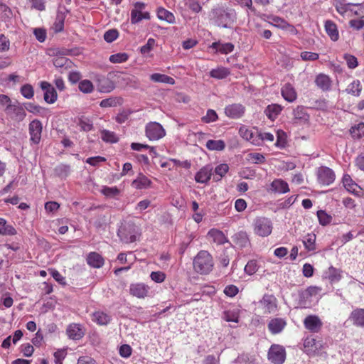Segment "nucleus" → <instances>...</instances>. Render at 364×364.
I'll list each match as a JSON object with an SVG mask.
<instances>
[{
	"mask_svg": "<svg viewBox=\"0 0 364 364\" xmlns=\"http://www.w3.org/2000/svg\"><path fill=\"white\" fill-rule=\"evenodd\" d=\"M215 25L222 28H230L236 21L237 13L234 9L218 6L210 14Z\"/></svg>",
	"mask_w": 364,
	"mask_h": 364,
	"instance_id": "f257e3e1",
	"label": "nucleus"
},
{
	"mask_svg": "<svg viewBox=\"0 0 364 364\" xmlns=\"http://www.w3.org/2000/svg\"><path fill=\"white\" fill-rule=\"evenodd\" d=\"M194 270L200 274H208L213 269L214 262L212 255L205 250H200L193 259Z\"/></svg>",
	"mask_w": 364,
	"mask_h": 364,
	"instance_id": "f03ea898",
	"label": "nucleus"
},
{
	"mask_svg": "<svg viewBox=\"0 0 364 364\" xmlns=\"http://www.w3.org/2000/svg\"><path fill=\"white\" fill-rule=\"evenodd\" d=\"M272 223L270 219L265 217H257L253 221V230L255 234L259 237H267L272 231Z\"/></svg>",
	"mask_w": 364,
	"mask_h": 364,
	"instance_id": "7ed1b4c3",
	"label": "nucleus"
},
{
	"mask_svg": "<svg viewBox=\"0 0 364 364\" xmlns=\"http://www.w3.org/2000/svg\"><path fill=\"white\" fill-rule=\"evenodd\" d=\"M118 236L125 243H132L137 240L140 236L139 228L133 224L122 227L118 230Z\"/></svg>",
	"mask_w": 364,
	"mask_h": 364,
	"instance_id": "20e7f679",
	"label": "nucleus"
},
{
	"mask_svg": "<svg viewBox=\"0 0 364 364\" xmlns=\"http://www.w3.org/2000/svg\"><path fill=\"white\" fill-rule=\"evenodd\" d=\"M146 4L141 1H137L134 4V8L131 11V23L136 24L139 23L143 19H150V14L149 11H145Z\"/></svg>",
	"mask_w": 364,
	"mask_h": 364,
	"instance_id": "39448f33",
	"label": "nucleus"
},
{
	"mask_svg": "<svg viewBox=\"0 0 364 364\" xmlns=\"http://www.w3.org/2000/svg\"><path fill=\"white\" fill-rule=\"evenodd\" d=\"M145 133L151 141H156L166 135V131L162 125L156 122H151L146 125Z\"/></svg>",
	"mask_w": 364,
	"mask_h": 364,
	"instance_id": "423d86ee",
	"label": "nucleus"
},
{
	"mask_svg": "<svg viewBox=\"0 0 364 364\" xmlns=\"http://www.w3.org/2000/svg\"><path fill=\"white\" fill-rule=\"evenodd\" d=\"M268 360L274 364H282L286 359V351L283 346L273 344L269 349Z\"/></svg>",
	"mask_w": 364,
	"mask_h": 364,
	"instance_id": "0eeeda50",
	"label": "nucleus"
},
{
	"mask_svg": "<svg viewBox=\"0 0 364 364\" xmlns=\"http://www.w3.org/2000/svg\"><path fill=\"white\" fill-rule=\"evenodd\" d=\"M43 125L40 120L33 119L28 125L30 141L31 144H38L41 139Z\"/></svg>",
	"mask_w": 364,
	"mask_h": 364,
	"instance_id": "6e6552de",
	"label": "nucleus"
},
{
	"mask_svg": "<svg viewBox=\"0 0 364 364\" xmlns=\"http://www.w3.org/2000/svg\"><path fill=\"white\" fill-rule=\"evenodd\" d=\"M335 177L333 171L328 167L321 166L318 169V181L322 185L328 186L331 184L334 181Z\"/></svg>",
	"mask_w": 364,
	"mask_h": 364,
	"instance_id": "1a4fd4ad",
	"label": "nucleus"
},
{
	"mask_svg": "<svg viewBox=\"0 0 364 364\" xmlns=\"http://www.w3.org/2000/svg\"><path fill=\"white\" fill-rule=\"evenodd\" d=\"M129 293L139 299H144L150 296V287L144 283L132 284L129 286Z\"/></svg>",
	"mask_w": 364,
	"mask_h": 364,
	"instance_id": "9d476101",
	"label": "nucleus"
},
{
	"mask_svg": "<svg viewBox=\"0 0 364 364\" xmlns=\"http://www.w3.org/2000/svg\"><path fill=\"white\" fill-rule=\"evenodd\" d=\"M40 87L43 90V99L48 104H53L58 99V94L54 87L46 81L40 82Z\"/></svg>",
	"mask_w": 364,
	"mask_h": 364,
	"instance_id": "9b49d317",
	"label": "nucleus"
},
{
	"mask_svg": "<svg viewBox=\"0 0 364 364\" xmlns=\"http://www.w3.org/2000/svg\"><path fill=\"white\" fill-rule=\"evenodd\" d=\"M322 344L320 341H317L312 336L307 337L304 342V350L309 355H314L316 354L321 348Z\"/></svg>",
	"mask_w": 364,
	"mask_h": 364,
	"instance_id": "f8f14e48",
	"label": "nucleus"
},
{
	"mask_svg": "<svg viewBox=\"0 0 364 364\" xmlns=\"http://www.w3.org/2000/svg\"><path fill=\"white\" fill-rule=\"evenodd\" d=\"M245 112V107L240 103L229 105L225 108V115L231 119H239L242 117Z\"/></svg>",
	"mask_w": 364,
	"mask_h": 364,
	"instance_id": "ddd939ff",
	"label": "nucleus"
},
{
	"mask_svg": "<svg viewBox=\"0 0 364 364\" xmlns=\"http://www.w3.org/2000/svg\"><path fill=\"white\" fill-rule=\"evenodd\" d=\"M304 325L311 332L317 333L322 327V321L316 315H309L304 321Z\"/></svg>",
	"mask_w": 364,
	"mask_h": 364,
	"instance_id": "4468645a",
	"label": "nucleus"
},
{
	"mask_svg": "<svg viewBox=\"0 0 364 364\" xmlns=\"http://www.w3.org/2000/svg\"><path fill=\"white\" fill-rule=\"evenodd\" d=\"M259 304L265 314L274 312L277 309V299L273 295L264 294Z\"/></svg>",
	"mask_w": 364,
	"mask_h": 364,
	"instance_id": "2eb2a0df",
	"label": "nucleus"
},
{
	"mask_svg": "<svg viewBox=\"0 0 364 364\" xmlns=\"http://www.w3.org/2000/svg\"><path fill=\"white\" fill-rule=\"evenodd\" d=\"M292 114L294 123L305 124L309 120V114L304 106L298 105L295 109H294Z\"/></svg>",
	"mask_w": 364,
	"mask_h": 364,
	"instance_id": "dca6fc26",
	"label": "nucleus"
},
{
	"mask_svg": "<svg viewBox=\"0 0 364 364\" xmlns=\"http://www.w3.org/2000/svg\"><path fill=\"white\" fill-rule=\"evenodd\" d=\"M240 135L247 141H249L254 145H259V139L258 138V132H253L245 126H242L239 129Z\"/></svg>",
	"mask_w": 364,
	"mask_h": 364,
	"instance_id": "f3484780",
	"label": "nucleus"
},
{
	"mask_svg": "<svg viewBox=\"0 0 364 364\" xmlns=\"http://www.w3.org/2000/svg\"><path fill=\"white\" fill-rule=\"evenodd\" d=\"M281 94L283 98L289 102H294L297 99V92L290 83H286L283 85L281 89Z\"/></svg>",
	"mask_w": 364,
	"mask_h": 364,
	"instance_id": "a211bd4d",
	"label": "nucleus"
},
{
	"mask_svg": "<svg viewBox=\"0 0 364 364\" xmlns=\"http://www.w3.org/2000/svg\"><path fill=\"white\" fill-rule=\"evenodd\" d=\"M333 6L337 12L345 15L348 11H352V6H360L359 3H347L346 0H333Z\"/></svg>",
	"mask_w": 364,
	"mask_h": 364,
	"instance_id": "6ab92c4d",
	"label": "nucleus"
},
{
	"mask_svg": "<svg viewBox=\"0 0 364 364\" xmlns=\"http://www.w3.org/2000/svg\"><path fill=\"white\" fill-rule=\"evenodd\" d=\"M6 110L13 119L18 122L23 121L26 115L24 109L17 105H9Z\"/></svg>",
	"mask_w": 364,
	"mask_h": 364,
	"instance_id": "aec40b11",
	"label": "nucleus"
},
{
	"mask_svg": "<svg viewBox=\"0 0 364 364\" xmlns=\"http://www.w3.org/2000/svg\"><path fill=\"white\" fill-rule=\"evenodd\" d=\"M323 277L331 284L338 282L342 278V271L340 269L331 266L323 272Z\"/></svg>",
	"mask_w": 364,
	"mask_h": 364,
	"instance_id": "412c9836",
	"label": "nucleus"
},
{
	"mask_svg": "<svg viewBox=\"0 0 364 364\" xmlns=\"http://www.w3.org/2000/svg\"><path fill=\"white\" fill-rule=\"evenodd\" d=\"M213 168L210 166H205L200 168L195 176L197 183H206L211 178Z\"/></svg>",
	"mask_w": 364,
	"mask_h": 364,
	"instance_id": "4be33fe9",
	"label": "nucleus"
},
{
	"mask_svg": "<svg viewBox=\"0 0 364 364\" xmlns=\"http://www.w3.org/2000/svg\"><path fill=\"white\" fill-rule=\"evenodd\" d=\"M208 237L209 240H212L217 245H223L228 242V240L225 234L222 231L215 228H213L208 231Z\"/></svg>",
	"mask_w": 364,
	"mask_h": 364,
	"instance_id": "5701e85b",
	"label": "nucleus"
},
{
	"mask_svg": "<svg viewBox=\"0 0 364 364\" xmlns=\"http://www.w3.org/2000/svg\"><path fill=\"white\" fill-rule=\"evenodd\" d=\"M324 28L331 41H337L339 38V32L337 25L331 20H326L324 23Z\"/></svg>",
	"mask_w": 364,
	"mask_h": 364,
	"instance_id": "b1692460",
	"label": "nucleus"
},
{
	"mask_svg": "<svg viewBox=\"0 0 364 364\" xmlns=\"http://www.w3.org/2000/svg\"><path fill=\"white\" fill-rule=\"evenodd\" d=\"M68 336L73 340H79L84 336V331L80 325L72 323L66 329Z\"/></svg>",
	"mask_w": 364,
	"mask_h": 364,
	"instance_id": "393cba45",
	"label": "nucleus"
},
{
	"mask_svg": "<svg viewBox=\"0 0 364 364\" xmlns=\"http://www.w3.org/2000/svg\"><path fill=\"white\" fill-rule=\"evenodd\" d=\"M315 83L323 91H328L331 90L332 81L329 76L321 73L316 76Z\"/></svg>",
	"mask_w": 364,
	"mask_h": 364,
	"instance_id": "a878e982",
	"label": "nucleus"
},
{
	"mask_svg": "<svg viewBox=\"0 0 364 364\" xmlns=\"http://www.w3.org/2000/svg\"><path fill=\"white\" fill-rule=\"evenodd\" d=\"M70 11L64 6H60L58 10L57 16L55 22L56 31H61L64 27V21L66 15Z\"/></svg>",
	"mask_w": 364,
	"mask_h": 364,
	"instance_id": "bb28decb",
	"label": "nucleus"
},
{
	"mask_svg": "<svg viewBox=\"0 0 364 364\" xmlns=\"http://www.w3.org/2000/svg\"><path fill=\"white\" fill-rule=\"evenodd\" d=\"M286 321L281 318L272 319L268 323V328L273 334L280 333L286 326Z\"/></svg>",
	"mask_w": 364,
	"mask_h": 364,
	"instance_id": "cd10ccee",
	"label": "nucleus"
},
{
	"mask_svg": "<svg viewBox=\"0 0 364 364\" xmlns=\"http://www.w3.org/2000/svg\"><path fill=\"white\" fill-rule=\"evenodd\" d=\"M210 48L221 54H228L233 51L235 46L232 43H223L220 41H217L213 43Z\"/></svg>",
	"mask_w": 364,
	"mask_h": 364,
	"instance_id": "c85d7f7f",
	"label": "nucleus"
},
{
	"mask_svg": "<svg viewBox=\"0 0 364 364\" xmlns=\"http://www.w3.org/2000/svg\"><path fill=\"white\" fill-rule=\"evenodd\" d=\"M232 241L235 245L244 248L250 245V240L245 232L240 231L235 233L232 237Z\"/></svg>",
	"mask_w": 364,
	"mask_h": 364,
	"instance_id": "c756f323",
	"label": "nucleus"
},
{
	"mask_svg": "<svg viewBox=\"0 0 364 364\" xmlns=\"http://www.w3.org/2000/svg\"><path fill=\"white\" fill-rule=\"evenodd\" d=\"M92 320L100 326L107 325L111 321V316L105 312L97 311L92 314Z\"/></svg>",
	"mask_w": 364,
	"mask_h": 364,
	"instance_id": "7c9ffc66",
	"label": "nucleus"
},
{
	"mask_svg": "<svg viewBox=\"0 0 364 364\" xmlns=\"http://www.w3.org/2000/svg\"><path fill=\"white\" fill-rule=\"evenodd\" d=\"M350 319L355 326L364 327V309L353 310L350 314Z\"/></svg>",
	"mask_w": 364,
	"mask_h": 364,
	"instance_id": "2f4dec72",
	"label": "nucleus"
},
{
	"mask_svg": "<svg viewBox=\"0 0 364 364\" xmlns=\"http://www.w3.org/2000/svg\"><path fill=\"white\" fill-rule=\"evenodd\" d=\"M271 189L277 193H286L289 191L288 183L282 179H275L271 183Z\"/></svg>",
	"mask_w": 364,
	"mask_h": 364,
	"instance_id": "473e14b6",
	"label": "nucleus"
},
{
	"mask_svg": "<svg viewBox=\"0 0 364 364\" xmlns=\"http://www.w3.org/2000/svg\"><path fill=\"white\" fill-rule=\"evenodd\" d=\"M87 264L94 268H100L104 264L103 257L97 252H90L87 257Z\"/></svg>",
	"mask_w": 364,
	"mask_h": 364,
	"instance_id": "72a5a7b5",
	"label": "nucleus"
},
{
	"mask_svg": "<svg viewBox=\"0 0 364 364\" xmlns=\"http://www.w3.org/2000/svg\"><path fill=\"white\" fill-rule=\"evenodd\" d=\"M282 109L283 107L278 104H272L265 108L264 113L268 119L274 121L281 113Z\"/></svg>",
	"mask_w": 364,
	"mask_h": 364,
	"instance_id": "f704fd0d",
	"label": "nucleus"
},
{
	"mask_svg": "<svg viewBox=\"0 0 364 364\" xmlns=\"http://www.w3.org/2000/svg\"><path fill=\"white\" fill-rule=\"evenodd\" d=\"M151 181L144 175L139 174L138 177L132 181V186L136 189H144L150 186Z\"/></svg>",
	"mask_w": 364,
	"mask_h": 364,
	"instance_id": "c9c22d12",
	"label": "nucleus"
},
{
	"mask_svg": "<svg viewBox=\"0 0 364 364\" xmlns=\"http://www.w3.org/2000/svg\"><path fill=\"white\" fill-rule=\"evenodd\" d=\"M157 17L160 20L165 21L171 24L174 23L176 21L173 14L162 7L157 9Z\"/></svg>",
	"mask_w": 364,
	"mask_h": 364,
	"instance_id": "e433bc0d",
	"label": "nucleus"
},
{
	"mask_svg": "<svg viewBox=\"0 0 364 364\" xmlns=\"http://www.w3.org/2000/svg\"><path fill=\"white\" fill-rule=\"evenodd\" d=\"M346 92L355 97H359L362 92V85L359 80H354L348 85Z\"/></svg>",
	"mask_w": 364,
	"mask_h": 364,
	"instance_id": "4c0bfd02",
	"label": "nucleus"
},
{
	"mask_svg": "<svg viewBox=\"0 0 364 364\" xmlns=\"http://www.w3.org/2000/svg\"><path fill=\"white\" fill-rule=\"evenodd\" d=\"M16 234V229L12 225H9L6 220L0 218V235H14Z\"/></svg>",
	"mask_w": 364,
	"mask_h": 364,
	"instance_id": "58836bf2",
	"label": "nucleus"
},
{
	"mask_svg": "<svg viewBox=\"0 0 364 364\" xmlns=\"http://www.w3.org/2000/svg\"><path fill=\"white\" fill-rule=\"evenodd\" d=\"M150 80L155 82H162L169 85H173L175 83V80L173 77L160 73H154L151 75Z\"/></svg>",
	"mask_w": 364,
	"mask_h": 364,
	"instance_id": "ea45409f",
	"label": "nucleus"
},
{
	"mask_svg": "<svg viewBox=\"0 0 364 364\" xmlns=\"http://www.w3.org/2000/svg\"><path fill=\"white\" fill-rule=\"evenodd\" d=\"M206 148L210 151H222L225 147V143L223 140H213L207 141L205 144Z\"/></svg>",
	"mask_w": 364,
	"mask_h": 364,
	"instance_id": "a19ab883",
	"label": "nucleus"
},
{
	"mask_svg": "<svg viewBox=\"0 0 364 364\" xmlns=\"http://www.w3.org/2000/svg\"><path fill=\"white\" fill-rule=\"evenodd\" d=\"M101 139L107 143H117L119 140L118 136L114 132H111L107 129L100 131Z\"/></svg>",
	"mask_w": 364,
	"mask_h": 364,
	"instance_id": "79ce46f5",
	"label": "nucleus"
},
{
	"mask_svg": "<svg viewBox=\"0 0 364 364\" xmlns=\"http://www.w3.org/2000/svg\"><path fill=\"white\" fill-rule=\"evenodd\" d=\"M230 75V71L224 67H219L211 70L210 72V77L216 79H224Z\"/></svg>",
	"mask_w": 364,
	"mask_h": 364,
	"instance_id": "37998d69",
	"label": "nucleus"
},
{
	"mask_svg": "<svg viewBox=\"0 0 364 364\" xmlns=\"http://www.w3.org/2000/svg\"><path fill=\"white\" fill-rule=\"evenodd\" d=\"M350 133L353 138L360 139L364 136V123L360 122L354 125L350 129Z\"/></svg>",
	"mask_w": 364,
	"mask_h": 364,
	"instance_id": "c03bdc74",
	"label": "nucleus"
},
{
	"mask_svg": "<svg viewBox=\"0 0 364 364\" xmlns=\"http://www.w3.org/2000/svg\"><path fill=\"white\" fill-rule=\"evenodd\" d=\"M53 63L55 67L65 69L70 68L72 64V62L64 56L55 57Z\"/></svg>",
	"mask_w": 364,
	"mask_h": 364,
	"instance_id": "a18cd8bd",
	"label": "nucleus"
},
{
	"mask_svg": "<svg viewBox=\"0 0 364 364\" xmlns=\"http://www.w3.org/2000/svg\"><path fill=\"white\" fill-rule=\"evenodd\" d=\"M315 242V234H308L303 240V244L308 251H313L316 249Z\"/></svg>",
	"mask_w": 364,
	"mask_h": 364,
	"instance_id": "49530a36",
	"label": "nucleus"
},
{
	"mask_svg": "<svg viewBox=\"0 0 364 364\" xmlns=\"http://www.w3.org/2000/svg\"><path fill=\"white\" fill-rule=\"evenodd\" d=\"M299 295V305L301 308H306L311 305V303L312 301L311 297L309 296V294L306 292V290L300 291Z\"/></svg>",
	"mask_w": 364,
	"mask_h": 364,
	"instance_id": "de8ad7c7",
	"label": "nucleus"
},
{
	"mask_svg": "<svg viewBox=\"0 0 364 364\" xmlns=\"http://www.w3.org/2000/svg\"><path fill=\"white\" fill-rule=\"evenodd\" d=\"M70 171V167L66 164H60L54 168L55 174L60 178H66Z\"/></svg>",
	"mask_w": 364,
	"mask_h": 364,
	"instance_id": "09e8293b",
	"label": "nucleus"
},
{
	"mask_svg": "<svg viewBox=\"0 0 364 364\" xmlns=\"http://www.w3.org/2000/svg\"><path fill=\"white\" fill-rule=\"evenodd\" d=\"M78 88L80 92L89 94L92 92L94 90V85L90 80H83L79 82Z\"/></svg>",
	"mask_w": 364,
	"mask_h": 364,
	"instance_id": "8fccbe9b",
	"label": "nucleus"
},
{
	"mask_svg": "<svg viewBox=\"0 0 364 364\" xmlns=\"http://www.w3.org/2000/svg\"><path fill=\"white\" fill-rule=\"evenodd\" d=\"M317 217L320 225L326 226L331 223L332 220L331 215H328L326 211L320 210L317 211Z\"/></svg>",
	"mask_w": 364,
	"mask_h": 364,
	"instance_id": "3c124183",
	"label": "nucleus"
},
{
	"mask_svg": "<svg viewBox=\"0 0 364 364\" xmlns=\"http://www.w3.org/2000/svg\"><path fill=\"white\" fill-rule=\"evenodd\" d=\"M121 99L118 97H109L102 100L100 102V106L103 108L114 107L120 104Z\"/></svg>",
	"mask_w": 364,
	"mask_h": 364,
	"instance_id": "603ef678",
	"label": "nucleus"
},
{
	"mask_svg": "<svg viewBox=\"0 0 364 364\" xmlns=\"http://www.w3.org/2000/svg\"><path fill=\"white\" fill-rule=\"evenodd\" d=\"M229 170V166L226 164H221L218 166H217L215 168V173L217 177L214 176V180L215 181H220L222 177H223L226 173Z\"/></svg>",
	"mask_w": 364,
	"mask_h": 364,
	"instance_id": "864d4df0",
	"label": "nucleus"
},
{
	"mask_svg": "<svg viewBox=\"0 0 364 364\" xmlns=\"http://www.w3.org/2000/svg\"><path fill=\"white\" fill-rule=\"evenodd\" d=\"M343 58L346 62L347 66L350 69H355L358 65V61L355 56L346 53L343 55Z\"/></svg>",
	"mask_w": 364,
	"mask_h": 364,
	"instance_id": "5fc2aeb1",
	"label": "nucleus"
},
{
	"mask_svg": "<svg viewBox=\"0 0 364 364\" xmlns=\"http://www.w3.org/2000/svg\"><path fill=\"white\" fill-rule=\"evenodd\" d=\"M26 109L29 112H31V113L36 114H42L44 112L46 111V109H45L39 105L31 103V102H28L26 104Z\"/></svg>",
	"mask_w": 364,
	"mask_h": 364,
	"instance_id": "6e6d98bb",
	"label": "nucleus"
},
{
	"mask_svg": "<svg viewBox=\"0 0 364 364\" xmlns=\"http://www.w3.org/2000/svg\"><path fill=\"white\" fill-rule=\"evenodd\" d=\"M128 55L125 53H119L117 54L111 55L109 60L113 63H121L127 61Z\"/></svg>",
	"mask_w": 364,
	"mask_h": 364,
	"instance_id": "4d7b16f0",
	"label": "nucleus"
},
{
	"mask_svg": "<svg viewBox=\"0 0 364 364\" xmlns=\"http://www.w3.org/2000/svg\"><path fill=\"white\" fill-rule=\"evenodd\" d=\"M21 95L26 99H31L34 95V90L30 84H26L21 88Z\"/></svg>",
	"mask_w": 364,
	"mask_h": 364,
	"instance_id": "13d9d810",
	"label": "nucleus"
},
{
	"mask_svg": "<svg viewBox=\"0 0 364 364\" xmlns=\"http://www.w3.org/2000/svg\"><path fill=\"white\" fill-rule=\"evenodd\" d=\"M244 270L248 275H253L258 270L257 261H249L245 265Z\"/></svg>",
	"mask_w": 364,
	"mask_h": 364,
	"instance_id": "bf43d9fd",
	"label": "nucleus"
},
{
	"mask_svg": "<svg viewBox=\"0 0 364 364\" xmlns=\"http://www.w3.org/2000/svg\"><path fill=\"white\" fill-rule=\"evenodd\" d=\"M218 117L216 112L213 109H208L206 114L202 117V121L205 123H210L215 122Z\"/></svg>",
	"mask_w": 364,
	"mask_h": 364,
	"instance_id": "052dcab7",
	"label": "nucleus"
},
{
	"mask_svg": "<svg viewBox=\"0 0 364 364\" xmlns=\"http://www.w3.org/2000/svg\"><path fill=\"white\" fill-rule=\"evenodd\" d=\"M102 193L107 197H114L119 193V190L116 187L104 186L101 191Z\"/></svg>",
	"mask_w": 364,
	"mask_h": 364,
	"instance_id": "680f3d73",
	"label": "nucleus"
},
{
	"mask_svg": "<svg viewBox=\"0 0 364 364\" xmlns=\"http://www.w3.org/2000/svg\"><path fill=\"white\" fill-rule=\"evenodd\" d=\"M186 5L194 13H199L202 10L201 4L196 0H186Z\"/></svg>",
	"mask_w": 364,
	"mask_h": 364,
	"instance_id": "e2e57ef3",
	"label": "nucleus"
},
{
	"mask_svg": "<svg viewBox=\"0 0 364 364\" xmlns=\"http://www.w3.org/2000/svg\"><path fill=\"white\" fill-rule=\"evenodd\" d=\"M119 36V33L116 29H110L104 34V39L107 43H112L115 41Z\"/></svg>",
	"mask_w": 364,
	"mask_h": 364,
	"instance_id": "0e129e2a",
	"label": "nucleus"
},
{
	"mask_svg": "<svg viewBox=\"0 0 364 364\" xmlns=\"http://www.w3.org/2000/svg\"><path fill=\"white\" fill-rule=\"evenodd\" d=\"M248 160L255 164H262L265 161V157L260 153H250L247 155Z\"/></svg>",
	"mask_w": 364,
	"mask_h": 364,
	"instance_id": "69168bd1",
	"label": "nucleus"
},
{
	"mask_svg": "<svg viewBox=\"0 0 364 364\" xmlns=\"http://www.w3.org/2000/svg\"><path fill=\"white\" fill-rule=\"evenodd\" d=\"M318 54L316 53L304 51L301 53V58L304 61H314L318 59Z\"/></svg>",
	"mask_w": 364,
	"mask_h": 364,
	"instance_id": "338daca9",
	"label": "nucleus"
},
{
	"mask_svg": "<svg viewBox=\"0 0 364 364\" xmlns=\"http://www.w3.org/2000/svg\"><path fill=\"white\" fill-rule=\"evenodd\" d=\"M155 45V40L154 38H149L146 43L141 46L140 51L143 55L148 54L154 48Z\"/></svg>",
	"mask_w": 364,
	"mask_h": 364,
	"instance_id": "774afa93",
	"label": "nucleus"
}]
</instances>
